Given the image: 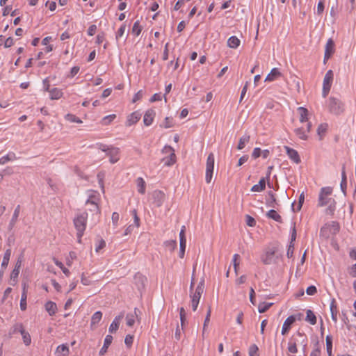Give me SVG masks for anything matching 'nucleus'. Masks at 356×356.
<instances>
[{
  "label": "nucleus",
  "mask_w": 356,
  "mask_h": 356,
  "mask_svg": "<svg viewBox=\"0 0 356 356\" xmlns=\"http://www.w3.org/2000/svg\"><path fill=\"white\" fill-rule=\"evenodd\" d=\"M332 188L330 186L321 188L318 199V207L327 206L325 213L330 216L334 215L337 204L335 200L332 197Z\"/></svg>",
  "instance_id": "f257e3e1"
},
{
  "label": "nucleus",
  "mask_w": 356,
  "mask_h": 356,
  "mask_svg": "<svg viewBox=\"0 0 356 356\" xmlns=\"http://www.w3.org/2000/svg\"><path fill=\"white\" fill-rule=\"evenodd\" d=\"M339 225L337 222L332 221L325 224L320 230V236L325 239L337 234L339 232Z\"/></svg>",
  "instance_id": "f03ea898"
},
{
  "label": "nucleus",
  "mask_w": 356,
  "mask_h": 356,
  "mask_svg": "<svg viewBox=\"0 0 356 356\" xmlns=\"http://www.w3.org/2000/svg\"><path fill=\"white\" fill-rule=\"evenodd\" d=\"M87 216V213H83L78 215L74 219V227L77 231L76 236L78 238L79 243H81V238L86 229Z\"/></svg>",
  "instance_id": "7ed1b4c3"
},
{
  "label": "nucleus",
  "mask_w": 356,
  "mask_h": 356,
  "mask_svg": "<svg viewBox=\"0 0 356 356\" xmlns=\"http://www.w3.org/2000/svg\"><path fill=\"white\" fill-rule=\"evenodd\" d=\"M328 109L331 113L339 115L344 111V104L339 99L331 97L328 99Z\"/></svg>",
  "instance_id": "20e7f679"
},
{
  "label": "nucleus",
  "mask_w": 356,
  "mask_h": 356,
  "mask_svg": "<svg viewBox=\"0 0 356 356\" xmlns=\"http://www.w3.org/2000/svg\"><path fill=\"white\" fill-rule=\"evenodd\" d=\"M204 280L202 279L196 287L195 291L191 294V305L193 311H195L197 308L201 296L204 292Z\"/></svg>",
  "instance_id": "39448f33"
},
{
  "label": "nucleus",
  "mask_w": 356,
  "mask_h": 356,
  "mask_svg": "<svg viewBox=\"0 0 356 356\" xmlns=\"http://www.w3.org/2000/svg\"><path fill=\"white\" fill-rule=\"evenodd\" d=\"M214 155L213 153H210L207 157L206 163L205 180L207 184H209L212 179L214 169Z\"/></svg>",
  "instance_id": "423d86ee"
},
{
  "label": "nucleus",
  "mask_w": 356,
  "mask_h": 356,
  "mask_svg": "<svg viewBox=\"0 0 356 356\" xmlns=\"http://www.w3.org/2000/svg\"><path fill=\"white\" fill-rule=\"evenodd\" d=\"M290 340L295 343L296 345L301 346L302 348V351L305 355L307 346V337L306 334L300 332H297L290 338Z\"/></svg>",
  "instance_id": "0eeeda50"
},
{
  "label": "nucleus",
  "mask_w": 356,
  "mask_h": 356,
  "mask_svg": "<svg viewBox=\"0 0 356 356\" xmlns=\"http://www.w3.org/2000/svg\"><path fill=\"white\" fill-rule=\"evenodd\" d=\"M334 78V74L332 70H328L323 79V91H322V95L323 97H326L330 90L332 83L333 81Z\"/></svg>",
  "instance_id": "6e6552de"
},
{
  "label": "nucleus",
  "mask_w": 356,
  "mask_h": 356,
  "mask_svg": "<svg viewBox=\"0 0 356 356\" xmlns=\"http://www.w3.org/2000/svg\"><path fill=\"white\" fill-rule=\"evenodd\" d=\"M334 42L332 38H330L325 44V54L323 62L325 63L327 60L332 56V55L334 53Z\"/></svg>",
  "instance_id": "1a4fd4ad"
},
{
  "label": "nucleus",
  "mask_w": 356,
  "mask_h": 356,
  "mask_svg": "<svg viewBox=\"0 0 356 356\" xmlns=\"http://www.w3.org/2000/svg\"><path fill=\"white\" fill-rule=\"evenodd\" d=\"M99 197L95 192H92L86 201V204L93 206V209H90L91 211L95 212L96 213H99V209L98 207Z\"/></svg>",
  "instance_id": "9d476101"
},
{
  "label": "nucleus",
  "mask_w": 356,
  "mask_h": 356,
  "mask_svg": "<svg viewBox=\"0 0 356 356\" xmlns=\"http://www.w3.org/2000/svg\"><path fill=\"white\" fill-rule=\"evenodd\" d=\"M163 152H170V156L162 159L165 165L170 166L175 163V154L173 152V149L170 146H165L163 149Z\"/></svg>",
  "instance_id": "9b49d317"
},
{
  "label": "nucleus",
  "mask_w": 356,
  "mask_h": 356,
  "mask_svg": "<svg viewBox=\"0 0 356 356\" xmlns=\"http://www.w3.org/2000/svg\"><path fill=\"white\" fill-rule=\"evenodd\" d=\"M165 195L161 191H155L152 193V203L157 207H160L164 202Z\"/></svg>",
  "instance_id": "f8f14e48"
},
{
  "label": "nucleus",
  "mask_w": 356,
  "mask_h": 356,
  "mask_svg": "<svg viewBox=\"0 0 356 356\" xmlns=\"http://www.w3.org/2000/svg\"><path fill=\"white\" fill-rule=\"evenodd\" d=\"M120 149L118 147L111 146L106 155L109 156V161L111 163H115L120 159Z\"/></svg>",
  "instance_id": "ddd939ff"
},
{
  "label": "nucleus",
  "mask_w": 356,
  "mask_h": 356,
  "mask_svg": "<svg viewBox=\"0 0 356 356\" xmlns=\"http://www.w3.org/2000/svg\"><path fill=\"white\" fill-rule=\"evenodd\" d=\"M296 316L291 315L284 321L282 328V334L284 335L289 331L291 325L296 321Z\"/></svg>",
  "instance_id": "4468645a"
},
{
  "label": "nucleus",
  "mask_w": 356,
  "mask_h": 356,
  "mask_svg": "<svg viewBox=\"0 0 356 356\" xmlns=\"http://www.w3.org/2000/svg\"><path fill=\"white\" fill-rule=\"evenodd\" d=\"M284 149H286V154L288 156L296 163H300L301 160L299 156V154L296 150L292 149L288 146H284Z\"/></svg>",
  "instance_id": "2eb2a0df"
},
{
  "label": "nucleus",
  "mask_w": 356,
  "mask_h": 356,
  "mask_svg": "<svg viewBox=\"0 0 356 356\" xmlns=\"http://www.w3.org/2000/svg\"><path fill=\"white\" fill-rule=\"evenodd\" d=\"M24 330V327L22 323H15L9 330L8 337L12 338L17 333L21 334Z\"/></svg>",
  "instance_id": "dca6fc26"
},
{
  "label": "nucleus",
  "mask_w": 356,
  "mask_h": 356,
  "mask_svg": "<svg viewBox=\"0 0 356 356\" xmlns=\"http://www.w3.org/2000/svg\"><path fill=\"white\" fill-rule=\"evenodd\" d=\"M155 116L154 111L152 109L147 110L143 117V122L145 126H149L153 122Z\"/></svg>",
  "instance_id": "f3484780"
},
{
  "label": "nucleus",
  "mask_w": 356,
  "mask_h": 356,
  "mask_svg": "<svg viewBox=\"0 0 356 356\" xmlns=\"http://www.w3.org/2000/svg\"><path fill=\"white\" fill-rule=\"evenodd\" d=\"M146 281V277L140 273H137L134 276L135 284L137 285L139 290H141L145 287Z\"/></svg>",
  "instance_id": "a211bd4d"
},
{
  "label": "nucleus",
  "mask_w": 356,
  "mask_h": 356,
  "mask_svg": "<svg viewBox=\"0 0 356 356\" xmlns=\"http://www.w3.org/2000/svg\"><path fill=\"white\" fill-rule=\"evenodd\" d=\"M282 76V73L278 68H273L270 72L266 76V81H273Z\"/></svg>",
  "instance_id": "6ab92c4d"
},
{
  "label": "nucleus",
  "mask_w": 356,
  "mask_h": 356,
  "mask_svg": "<svg viewBox=\"0 0 356 356\" xmlns=\"http://www.w3.org/2000/svg\"><path fill=\"white\" fill-rule=\"evenodd\" d=\"M20 213V205H17L14 211L12 218L8 225V229L12 230L17 221Z\"/></svg>",
  "instance_id": "aec40b11"
},
{
  "label": "nucleus",
  "mask_w": 356,
  "mask_h": 356,
  "mask_svg": "<svg viewBox=\"0 0 356 356\" xmlns=\"http://www.w3.org/2000/svg\"><path fill=\"white\" fill-rule=\"evenodd\" d=\"M123 316H124V314H120V315L117 316L114 318L113 321L112 322V323L110 325V327H109L110 332H115L118 330L119 325H120V321L122 320Z\"/></svg>",
  "instance_id": "412c9836"
},
{
  "label": "nucleus",
  "mask_w": 356,
  "mask_h": 356,
  "mask_svg": "<svg viewBox=\"0 0 356 356\" xmlns=\"http://www.w3.org/2000/svg\"><path fill=\"white\" fill-rule=\"evenodd\" d=\"M141 115L138 112H134L131 114H130L126 122L127 126H131L134 124H136L140 118Z\"/></svg>",
  "instance_id": "4be33fe9"
},
{
  "label": "nucleus",
  "mask_w": 356,
  "mask_h": 356,
  "mask_svg": "<svg viewBox=\"0 0 356 356\" xmlns=\"http://www.w3.org/2000/svg\"><path fill=\"white\" fill-rule=\"evenodd\" d=\"M112 341H113V337L111 335L108 334V335L106 336L104 342V345L99 353V355H101V356L104 355L107 352L108 348L112 343Z\"/></svg>",
  "instance_id": "5701e85b"
},
{
  "label": "nucleus",
  "mask_w": 356,
  "mask_h": 356,
  "mask_svg": "<svg viewBox=\"0 0 356 356\" xmlns=\"http://www.w3.org/2000/svg\"><path fill=\"white\" fill-rule=\"evenodd\" d=\"M26 298H27V291H26V284H23L22 293L20 300V309L22 311L26 310Z\"/></svg>",
  "instance_id": "b1692460"
},
{
  "label": "nucleus",
  "mask_w": 356,
  "mask_h": 356,
  "mask_svg": "<svg viewBox=\"0 0 356 356\" xmlns=\"http://www.w3.org/2000/svg\"><path fill=\"white\" fill-rule=\"evenodd\" d=\"M138 312H139L138 309L137 308H135L134 314H132V313L127 314V315L126 316V320H127V325L128 326L131 327L134 325V324L135 323V317H138V314H137Z\"/></svg>",
  "instance_id": "393cba45"
},
{
  "label": "nucleus",
  "mask_w": 356,
  "mask_h": 356,
  "mask_svg": "<svg viewBox=\"0 0 356 356\" xmlns=\"http://www.w3.org/2000/svg\"><path fill=\"white\" fill-rule=\"evenodd\" d=\"M10 255H11V250L10 249L6 250L4 253L3 260L1 262V269H3V270L6 269V268L8 265L9 261H10Z\"/></svg>",
  "instance_id": "a878e982"
},
{
  "label": "nucleus",
  "mask_w": 356,
  "mask_h": 356,
  "mask_svg": "<svg viewBox=\"0 0 356 356\" xmlns=\"http://www.w3.org/2000/svg\"><path fill=\"white\" fill-rule=\"evenodd\" d=\"M45 309L49 313L50 316H53L56 314L57 310L56 304L54 302L49 301L45 304Z\"/></svg>",
  "instance_id": "bb28decb"
},
{
  "label": "nucleus",
  "mask_w": 356,
  "mask_h": 356,
  "mask_svg": "<svg viewBox=\"0 0 356 356\" xmlns=\"http://www.w3.org/2000/svg\"><path fill=\"white\" fill-rule=\"evenodd\" d=\"M298 112L300 115V122H307L308 120V110L304 107H298Z\"/></svg>",
  "instance_id": "cd10ccee"
},
{
  "label": "nucleus",
  "mask_w": 356,
  "mask_h": 356,
  "mask_svg": "<svg viewBox=\"0 0 356 356\" xmlns=\"http://www.w3.org/2000/svg\"><path fill=\"white\" fill-rule=\"evenodd\" d=\"M265 188H266L265 179L261 178L259 180V184H255L252 187L251 191L253 192H261V191H264L265 189Z\"/></svg>",
  "instance_id": "c85d7f7f"
},
{
  "label": "nucleus",
  "mask_w": 356,
  "mask_h": 356,
  "mask_svg": "<svg viewBox=\"0 0 356 356\" xmlns=\"http://www.w3.org/2000/svg\"><path fill=\"white\" fill-rule=\"evenodd\" d=\"M241 41L236 36H231L227 40L229 47L236 49L240 45Z\"/></svg>",
  "instance_id": "c756f323"
},
{
  "label": "nucleus",
  "mask_w": 356,
  "mask_h": 356,
  "mask_svg": "<svg viewBox=\"0 0 356 356\" xmlns=\"http://www.w3.org/2000/svg\"><path fill=\"white\" fill-rule=\"evenodd\" d=\"M266 216L269 218L273 219L276 222H282V219L281 216L280 214H278L277 212L274 209H271V210L268 211Z\"/></svg>",
  "instance_id": "7c9ffc66"
},
{
  "label": "nucleus",
  "mask_w": 356,
  "mask_h": 356,
  "mask_svg": "<svg viewBox=\"0 0 356 356\" xmlns=\"http://www.w3.org/2000/svg\"><path fill=\"white\" fill-rule=\"evenodd\" d=\"M49 93L51 99H59L63 96V92L57 88L51 89Z\"/></svg>",
  "instance_id": "2f4dec72"
},
{
  "label": "nucleus",
  "mask_w": 356,
  "mask_h": 356,
  "mask_svg": "<svg viewBox=\"0 0 356 356\" xmlns=\"http://www.w3.org/2000/svg\"><path fill=\"white\" fill-rule=\"evenodd\" d=\"M328 125L326 123H322L319 124L317 129V134L319 136V139L322 140L325 133L327 132Z\"/></svg>",
  "instance_id": "473e14b6"
},
{
  "label": "nucleus",
  "mask_w": 356,
  "mask_h": 356,
  "mask_svg": "<svg viewBox=\"0 0 356 356\" xmlns=\"http://www.w3.org/2000/svg\"><path fill=\"white\" fill-rule=\"evenodd\" d=\"M56 353L62 355L63 356H67L69 354V347L66 344L60 345L57 347Z\"/></svg>",
  "instance_id": "72a5a7b5"
},
{
  "label": "nucleus",
  "mask_w": 356,
  "mask_h": 356,
  "mask_svg": "<svg viewBox=\"0 0 356 356\" xmlns=\"http://www.w3.org/2000/svg\"><path fill=\"white\" fill-rule=\"evenodd\" d=\"M305 321L309 322L311 325H313L316 324V317L314 313L312 310H310V309L307 310V316H306Z\"/></svg>",
  "instance_id": "f704fd0d"
},
{
  "label": "nucleus",
  "mask_w": 356,
  "mask_h": 356,
  "mask_svg": "<svg viewBox=\"0 0 356 356\" xmlns=\"http://www.w3.org/2000/svg\"><path fill=\"white\" fill-rule=\"evenodd\" d=\"M16 159V155L14 152H10L6 156L0 158V165H3L6 163Z\"/></svg>",
  "instance_id": "c9c22d12"
},
{
  "label": "nucleus",
  "mask_w": 356,
  "mask_h": 356,
  "mask_svg": "<svg viewBox=\"0 0 356 356\" xmlns=\"http://www.w3.org/2000/svg\"><path fill=\"white\" fill-rule=\"evenodd\" d=\"M102 318V313L101 312H96L91 318L90 327H92L98 323Z\"/></svg>",
  "instance_id": "e433bc0d"
},
{
  "label": "nucleus",
  "mask_w": 356,
  "mask_h": 356,
  "mask_svg": "<svg viewBox=\"0 0 356 356\" xmlns=\"http://www.w3.org/2000/svg\"><path fill=\"white\" fill-rule=\"evenodd\" d=\"M250 136L249 135H244L243 137H241L239 139V142L237 146V149L241 150L243 149L247 143L250 141Z\"/></svg>",
  "instance_id": "4c0bfd02"
},
{
  "label": "nucleus",
  "mask_w": 356,
  "mask_h": 356,
  "mask_svg": "<svg viewBox=\"0 0 356 356\" xmlns=\"http://www.w3.org/2000/svg\"><path fill=\"white\" fill-rule=\"evenodd\" d=\"M138 191L141 194L145 193V182L142 177H138L136 180Z\"/></svg>",
  "instance_id": "58836bf2"
},
{
  "label": "nucleus",
  "mask_w": 356,
  "mask_h": 356,
  "mask_svg": "<svg viewBox=\"0 0 356 356\" xmlns=\"http://www.w3.org/2000/svg\"><path fill=\"white\" fill-rule=\"evenodd\" d=\"M297 345H296L295 343H293V341H291L290 339L288 342V347H287V349H288V356H291V354H296L298 353V348H297Z\"/></svg>",
  "instance_id": "ea45409f"
},
{
  "label": "nucleus",
  "mask_w": 356,
  "mask_h": 356,
  "mask_svg": "<svg viewBox=\"0 0 356 356\" xmlns=\"http://www.w3.org/2000/svg\"><path fill=\"white\" fill-rule=\"evenodd\" d=\"M19 271L17 269H13V271L10 273V284L15 286L16 283L17 282V277L19 274Z\"/></svg>",
  "instance_id": "a19ab883"
},
{
  "label": "nucleus",
  "mask_w": 356,
  "mask_h": 356,
  "mask_svg": "<svg viewBox=\"0 0 356 356\" xmlns=\"http://www.w3.org/2000/svg\"><path fill=\"white\" fill-rule=\"evenodd\" d=\"M326 350L329 356L332 355V337L330 335H327L326 337Z\"/></svg>",
  "instance_id": "79ce46f5"
},
{
  "label": "nucleus",
  "mask_w": 356,
  "mask_h": 356,
  "mask_svg": "<svg viewBox=\"0 0 356 356\" xmlns=\"http://www.w3.org/2000/svg\"><path fill=\"white\" fill-rule=\"evenodd\" d=\"M295 133L299 137L300 139H302V140L307 139V135L306 134V131L302 127L296 129Z\"/></svg>",
  "instance_id": "37998d69"
},
{
  "label": "nucleus",
  "mask_w": 356,
  "mask_h": 356,
  "mask_svg": "<svg viewBox=\"0 0 356 356\" xmlns=\"http://www.w3.org/2000/svg\"><path fill=\"white\" fill-rule=\"evenodd\" d=\"M273 305V303L271 302H261L258 306V311L259 313H264L266 312L271 306Z\"/></svg>",
  "instance_id": "c03bdc74"
},
{
  "label": "nucleus",
  "mask_w": 356,
  "mask_h": 356,
  "mask_svg": "<svg viewBox=\"0 0 356 356\" xmlns=\"http://www.w3.org/2000/svg\"><path fill=\"white\" fill-rule=\"evenodd\" d=\"M142 31V27L140 25L139 21H136L132 27L131 32L133 34L136 35V36H138Z\"/></svg>",
  "instance_id": "a18cd8bd"
},
{
  "label": "nucleus",
  "mask_w": 356,
  "mask_h": 356,
  "mask_svg": "<svg viewBox=\"0 0 356 356\" xmlns=\"http://www.w3.org/2000/svg\"><path fill=\"white\" fill-rule=\"evenodd\" d=\"M23 341L26 346L30 345L31 339L29 333L25 330V329L21 333Z\"/></svg>",
  "instance_id": "49530a36"
},
{
  "label": "nucleus",
  "mask_w": 356,
  "mask_h": 356,
  "mask_svg": "<svg viewBox=\"0 0 356 356\" xmlns=\"http://www.w3.org/2000/svg\"><path fill=\"white\" fill-rule=\"evenodd\" d=\"M164 244L165 248L170 252H172L177 247V241L175 240L167 241Z\"/></svg>",
  "instance_id": "de8ad7c7"
},
{
  "label": "nucleus",
  "mask_w": 356,
  "mask_h": 356,
  "mask_svg": "<svg viewBox=\"0 0 356 356\" xmlns=\"http://www.w3.org/2000/svg\"><path fill=\"white\" fill-rule=\"evenodd\" d=\"M277 202L274 194L271 192L269 193V198L267 200V204L270 207H275Z\"/></svg>",
  "instance_id": "09e8293b"
},
{
  "label": "nucleus",
  "mask_w": 356,
  "mask_h": 356,
  "mask_svg": "<svg viewBox=\"0 0 356 356\" xmlns=\"http://www.w3.org/2000/svg\"><path fill=\"white\" fill-rule=\"evenodd\" d=\"M65 120L71 122L81 123L82 121L78 117L73 114H67L65 117Z\"/></svg>",
  "instance_id": "8fccbe9b"
},
{
  "label": "nucleus",
  "mask_w": 356,
  "mask_h": 356,
  "mask_svg": "<svg viewBox=\"0 0 356 356\" xmlns=\"http://www.w3.org/2000/svg\"><path fill=\"white\" fill-rule=\"evenodd\" d=\"M116 118V115L115 114L108 115L107 116H105L102 119V124L104 125L109 124L113 120H114Z\"/></svg>",
  "instance_id": "3c124183"
},
{
  "label": "nucleus",
  "mask_w": 356,
  "mask_h": 356,
  "mask_svg": "<svg viewBox=\"0 0 356 356\" xmlns=\"http://www.w3.org/2000/svg\"><path fill=\"white\" fill-rule=\"evenodd\" d=\"M238 259H239V255L238 254H235L233 256L232 263H233V266H234V271H235L236 274H237V273H238V268L239 266Z\"/></svg>",
  "instance_id": "603ef678"
},
{
  "label": "nucleus",
  "mask_w": 356,
  "mask_h": 356,
  "mask_svg": "<svg viewBox=\"0 0 356 356\" xmlns=\"http://www.w3.org/2000/svg\"><path fill=\"white\" fill-rule=\"evenodd\" d=\"M258 347L257 345L253 344L250 346L249 348V355L250 356H259L258 354Z\"/></svg>",
  "instance_id": "864d4df0"
},
{
  "label": "nucleus",
  "mask_w": 356,
  "mask_h": 356,
  "mask_svg": "<svg viewBox=\"0 0 356 356\" xmlns=\"http://www.w3.org/2000/svg\"><path fill=\"white\" fill-rule=\"evenodd\" d=\"M321 349L319 347V342L317 341L315 343V348L312 351L310 356H320Z\"/></svg>",
  "instance_id": "5fc2aeb1"
},
{
  "label": "nucleus",
  "mask_w": 356,
  "mask_h": 356,
  "mask_svg": "<svg viewBox=\"0 0 356 356\" xmlns=\"http://www.w3.org/2000/svg\"><path fill=\"white\" fill-rule=\"evenodd\" d=\"M76 258V254L74 252H70L69 253V257H67L66 264L67 266H70L72 264V261Z\"/></svg>",
  "instance_id": "6e6d98bb"
},
{
  "label": "nucleus",
  "mask_w": 356,
  "mask_h": 356,
  "mask_svg": "<svg viewBox=\"0 0 356 356\" xmlns=\"http://www.w3.org/2000/svg\"><path fill=\"white\" fill-rule=\"evenodd\" d=\"M185 226H182L181 231L179 232V243H186V239L185 237Z\"/></svg>",
  "instance_id": "4d7b16f0"
},
{
  "label": "nucleus",
  "mask_w": 356,
  "mask_h": 356,
  "mask_svg": "<svg viewBox=\"0 0 356 356\" xmlns=\"http://www.w3.org/2000/svg\"><path fill=\"white\" fill-rule=\"evenodd\" d=\"M119 218H120L119 213L117 212H113L112 214L111 220H112V223L115 227H116L118 226V222Z\"/></svg>",
  "instance_id": "13d9d810"
},
{
  "label": "nucleus",
  "mask_w": 356,
  "mask_h": 356,
  "mask_svg": "<svg viewBox=\"0 0 356 356\" xmlns=\"http://www.w3.org/2000/svg\"><path fill=\"white\" fill-rule=\"evenodd\" d=\"M161 127H163L166 129L172 127V120L170 118L166 117L165 118V120L163 122V124H161Z\"/></svg>",
  "instance_id": "bf43d9fd"
},
{
  "label": "nucleus",
  "mask_w": 356,
  "mask_h": 356,
  "mask_svg": "<svg viewBox=\"0 0 356 356\" xmlns=\"http://www.w3.org/2000/svg\"><path fill=\"white\" fill-rule=\"evenodd\" d=\"M348 273L352 277H356V263L348 268Z\"/></svg>",
  "instance_id": "052dcab7"
},
{
  "label": "nucleus",
  "mask_w": 356,
  "mask_h": 356,
  "mask_svg": "<svg viewBox=\"0 0 356 356\" xmlns=\"http://www.w3.org/2000/svg\"><path fill=\"white\" fill-rule=\"evenodd\" d=\"M14 44V40L12 37H8L3 43V46L5 48L10 47Z\"/></svg>",
  "instance_id": "680f3d73"
},
{
  "label": "nucleus",
  "mask_w": 356,
  "mask_h": 356,
  "mask_svg": "<svg viewBox=\"0 0 356 356\" xmlns=\"http://www.w3.org/2000/svg\"><path fill=\"white\" fill-rule=\"evenodd\" d=\"M246 223L250 227H254L256 225V221L254 218L251 217L249 215L246 216Z\"/></svg>",
  "instance_id": "e2e57ef3"
},
{
  "label": "nucleus",
  "mask_w": 356,
  "mask_h": 356,
  "mask_svg": "<svg viewBox=\"0 0 356 356\" xmlns=\"http://www.w3.org/2000/svg\"><path fill=\"white\" fill-rule=\"evenodd\" d=\"M126 30V25L122 24L120 29H118L117 33H116V39L118 40L119 38L122 37L123 34L124 33V31Z\"/></svg>",
  "instance_id": "0e129e2a"
},
{
  "label": "nucleus",
  "mask_w": 356,
  "mask_h": 356,
  "mask_svg": "<svg viewBox=\"0 0 356 356\" xmlns=\"http://www.w3.org/2000/svg\"><path fill=\"white\" fill-rule=\"evenodd\" d=\"M134 341V337L132 335L128 334L126 336L124 339V343L128 346L130 347Z\"/></svg>",
  "instance_id": "69168bd1"
},
{
  "label": "nucleus",
  "mask_w": 356,
  "mask_h": 356,
  "mask_svg": "<svg viewBox=\"0 0 356 356\" xmlns=\"http://www.w3.org/2000/svg\"><path fill=\"white\" fill-rule=\"evenodd\" d=\"M317 292L316 287L315 286H309L306 289V293L309 296H313Z\"/></svg>",
  "instance_id": "338daca9"
},
{
  "label": "nucleus",
  "mask_w": 356,
  "mask_h": 356,
  "mask_svg": "<svg viewBox=\"0 0 356 356\" xmlns=\"http://www.w3.org/2000/svg\"><path fill=\"white\" fill-rule=\"evenodd\" d=\"M261 153V149L259 147H255L252 152V156L254 159H257L258 157L260 156Z\"/></svg>",
  "instance_id": "774afa93"
}]
</instances>
